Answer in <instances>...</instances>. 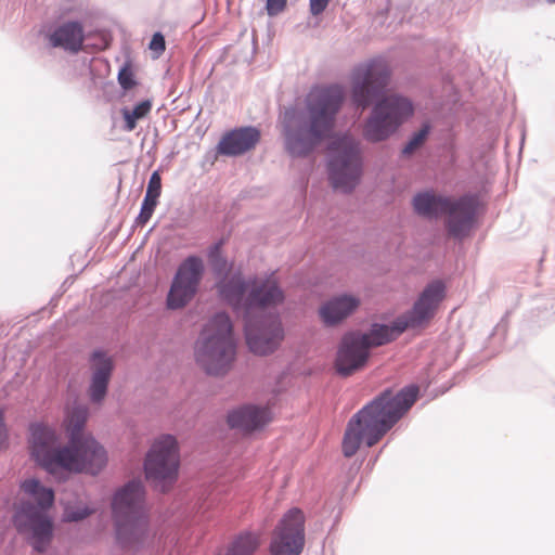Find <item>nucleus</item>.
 <instances>
[{
	"mask_svg": "<svg viewBox=\"0 0 555 555\" xmlns=\"http://www.w3.org/2000/svg\"><path fill=\"white\" fill-rule=\"evenodd\" d=\"M345 99L344 87L332 83L310 93L304 107H285L280 115L285 153L292 158L312 155L331 138Z\"/></svg>",
	"mask_w": 555,
	"mask_h": 555,
	"instance_id": "f257e3e1",
	"label": "nucleus"
},
{
	"mask_svg": "<svg viewBox=\"0 0 555 555\" xmlns=\"http://www.w3.org/2000/svg\"><path fill=\"white\" fill-rule=\"evenodd\" d=\"M29 453L37 466L52 476L63 473L99 474L107 463L105 449L92 435L61 443L56 430L42 423L29 425Z\"/></svg>",
	"mask_w": 555,
	"mask_h": 555,
	"instance_id": "f03ea898",
	"label": "nucleus"
},
{
	"mask_svg": "<svg viewBox=\"0 0 555 555\" xmlns=\"http://www.w3.org/2000/svg\"><path fill=\"white\" fill-rule=\"evenodd\" d=\"M420 386L409 384L398 391L390 387L382 390L356 412L348 421L341 451L352 457L361 444L372 448L411 410L420 398Z\"/></svg>",
	"mask_w": 555,
	"mask_h": 555,
	"instance_id": "7ed1b4c3",
	"label": "nucleus"
},
{
	"mask_svg": "<svg viewBox=\"0 0 555 555\" xmlns=\"http://www.w3.org/2000/svg\"><path fill=\"white\" fill-rule=\"evenodd\" d=\"M115 545L138 553L152 540L151 516L146 506L145 489L140 479H131L116 489L111 501Z\"/></svg>",
	"mask_w": 555,
	"mask_h": 555,
	"instance_id": "20e7f679",
	"label": "nucleus"
},
{
	"mask_svg": "<svg viewBox=\"0 0 555 555\" xmlns=\"http://www.w3.org/2000/svg\"><path fill=\"white\" fill-rule=\"evenodd\" d=\"M390 69L382 57L358 65L351 75V101L356 107H379L398 128L414 114L413 103L402 95H386Z\"/></svg>",
	"mask_w": 555,
	"mask_h": 555,
	"instance_id": "39448f33",
	"label": "nucleus"
},
{
	"mask_svg": "<svg viewBox=\"0 0 555 555\" xmlns=\"http://www.w3.org/2000/svg\"><path fill=\"white\" fill-rule=\"evenodd\" d=\"M20 489L29 499L14 504L12 525L18 534H29L33 550L42 554L54 537V521L49 514L55 502L54 490L35 477L21 481Z\"/></svg>",
	"mask_w": 555,
	"mask_h": 555,
	"instance_id": "423d86ee",
	"label": "nucleus"
},
{
	"mask_svg": "<svg viewBox=\"0 0 555 555\" xmlns=\"http://www.w3.org/2000/svg\"><path fill=\"white\" fill-rule=\"evenodd\" d=\"M446 295V283L440 279L434 280L423 288L412 308L397 317L391 324L373 322L366 332H358V336L370 350L387 345L409 328L427 325L435 318Z\"/></svg>",
	"mask_w": 555,
	"mask_h": 555,
	"instance_id": "0eeeda50",
	"label": "nucleus"
},
{
	"mask_svg": "<svg viewBox=\"0 0 555 555\" xmlns=\"http://www.w3.org/2000/svg\"><path fill=\"white\" fill-rule=\"evenodd\" d=\"M236 339L230 315L219 311L202 330L194 347L197 365L211 376H223L236 358Z\"/></svg>",
	"mask_w": 555,
	"mask_h": 555,
	"instance_id": "6e6552de",
	"label": "nucleus"
},
{
	"mask_svg": "<svg viewBox=\"0 0 555 555\" xmlns=\"http://www.w3.org/2000/svg\"><path fill=\"white\" fill-rule=\"evenodd\" d=\"M327 176L333 189L351 193L360 183L363 172L362 151L359 142L349 135L335 140L327 154Z\"/></svg>",
	"mask_w": 555,
	"mask_h": 555,
	"instance_id": "1a4fd4ad",
	"label": "nucleus"
},
{
	"mask_svg": "<svg viewBox=\"0 0 555 555\" xmlns=\"http://www.w3.org/2000/svg\"><path fill=\"white\" fill-rule=\"evenodd\" d=\"M179 466L177 439L172 435H164L146 453L143 463L145 479L166 493L178 479Z\"/></svg>",
	"mask_w": 555,
	"mask_h": 555,
	"instance_id": "9d476101",
	"label": "nucleus"
},
{
	"mask_svg": "<svg viewBox=\"0 0 555 555\" xmlns=\"http://www.w3.org/2000/svg\"><path fill=\"white\" fill-rule=\"evenodd\" d=\"M205 274L204 260L197 255H189L177 268L166 296V307L179 310L186 307L199 292Z\"/></svg>",
	"mask_w": 555,
	"mask_h": 555,
	"instance_id": "9b49d317",
	"label": "nucleus"
},
{
	"mask_svg": "<svg viewBox=\"0 0 555 555\" xmlns=\"http://www.w3.org/2000/svg\"><path fill=\"white\" fill-rule=\"evenodd\" d=\"M243 319L246 345L253 353L268 356L280 347L285 333L278 315L250 314Z\"/></svg>",
	"mask_w": 555,
	"mask_h": 555,
	"instance_id": "f8f14e48",
	"label": "nucleus"
},
{
	"mask_svg": "<svg viewBox=\"0 0 555 555\" xmlns=\"http://www.w3.org/2000/svg\"><path fill=\"white\" fill-rule=\"evenodd\" d=\"M305 514L298 507L288 509L279 521L270 542L271 555H300L305 546Z\"/></svg>",
	"mask_w": 555,
	"mask_h": 555,
	"instance_id": "ddd939ff",
	"label": "nucleus"
},
{
	"mask_svg": "<svg viewBox=\"0 0 555 555\" xmlns=\"http://www.w3.org/2000/svg\"><path fill=\"white\" fill-rule=\"evenodd\" d=\"M481 202L477 193H465L457 198L450 196V203L447 206L446 228L450 236L463 238L467 236L473 229Z\"/></svg>",
	"mask_w": 555,
	"mask_h": 555,
	"instance_id": "4468645a",
	"label": "nucleus"
},
{
	"mask_svg": "<svg viewBox=\"0 0 555 555\" xmlns=\"http://www.w3.org/2000/svg\"><path fill=\"white\" fill-rule=\"evenodd\" d=\"M370 349L358 336V332L346 333L338 346L335 370L339 376L347 377L362 370L369 362Z\"/></svg>",
	"mask_w": 555,
	"mask_h": 555,
	"instance_id": "2eb2a0df",
	"label": "nucleus"
},
{
	"mask_svg": "<svg viewBox=\"0 0 555 555\" xmlns=\"http://www.w3.org/2000/svg\"><path fill=\"white\" fill-rule=\"evenodd\" d=\"M89 364L90 380L87 393L91 403L101 404L108 393L115 363L105 350L94 349L89 356Z\"/></svg>",
	"mask_w": 555,
	"mask_h": 555,
	"instance_id": "dca6fc26",
	"label": "nucleus"
},
{
	"mask_svg": "<svg viewBox=\"0 0 555 555\" xmlns=\"http://www.w3.org/2000/svg\"><path fill=\"white\" fill-rule=\"evenodd\" d=\"M253 279L246 280L241 271L233 272L231 276L215 283L219 298L232 308L237 317H249L248 292Z\"/></svg>",
	"mask_w": 555,
	"mask_h": 555,
	"instance_id": "f3484780",
	"label": "nucleus"
},
{
	"mask_svg": "<svg viewBox=\"0 0 555 555\" xmlns=\"http://www.w3.org/2000/svg\"><path fill=\"white\" fill-rule=\"evenodd\" d=\"M48 46L52 49H62L70 54H78L86 40V31L82 22L68 20L42 31Z\"/></svg>",
	"mask_w": 555,
	"mask_h": 555,
	"instance_id": "a211bd4d",
	"label": "nucleus"
},
{
	"mask_svg": "<svg viewBox=\"0 0 555 555\" xmlns=\"http://www.w3.org/2000/svg\"><path fill=\"white\" fill-rule=\"evenodd\" d=\"M261 139L257 127L243 126L225 131L216 146L220 156L237 157L255 149Z\"/></svg>",
	"mask_w": 555,
	"mask_h": 555,
	"instance_id": "6ab92c4d",
	"label": "nucleus"
},
{
	"mask_svg": "<svg viewBox=\"0 0 555 555\" xmlns=\"http://www.w3.org/2000/svg\"><path fill=\"white\" fill-rule=\"evenodd\" d=\"M358 296L343 293L325 300L318 310L319 318L327 327L338 326L350 318L360 307Z\"/></svg>",
	"mask_w": 555,
	"mask_h": 555,
	"instance_id": "aec40b11",
	"label": "nucleus"
},
{
	"mask_svg": "<svg viewBox=\"0 0 555 555\" xmlns=\"http://www.w3.org/2000/svg\"><path fill=\"white\" fill-rule=\"evenodd\" d=\"M270 409L253 403L243 404L228 412L227 423L230 428L244 433L261 429L270 422Z\"/></svg>",
	"mask_w": 555,
	"mask_h": 555,
	"instance_id": "412c9836",
	"label": "nucleus"
},
{
	"mask_svg": "<svg viewBox=\"0 0 555 555\" xmlns=\"http://www.w3.org/2000/svg\"><path fill=\"white\" fill-rule=\"evenodd\" d=\"M284 300L285 294L278 282L266 280L258 283L257 279L253 278L247 301L249 315L255 311L276 307L283 304Z\"/></svg>",
	"mask_w": 555,
	"mask_h": 555,
	"instance_id": "4be33fe9",
	"label": "nucleus"
},
{
	"mask_svg": "<svg viewBox=\"0 0 555 555\" xmlns=\"http://www.w3.org/2000/svg\"><path fill=\"white\" fill-rule=\"evenodd\" d=\"M449 203L450 196L438 194L433 190L417 192L412 198L414 211L426 218L444 216Z\"/></svg>",
	"mask_w": 555,
	"mask_h": 555,
	"instance_id": "5701e85b",
	"label": "nucleus"
},
{
	"mask_svg": "<svg viewBox=\"0 0 555 555\" xmlns=\"http://www.w3.org/2000/svg\"><path fill=\"white\" fill-rule=\"evenodd\" d=\"M371 106V114L363 126V138L371 143L386 141L397 131L398 122L392 124L379 107Z\"/></svg>",
	"mask_w": 555,
	"mask_h": 555,
	"instance_id": "b1692460",
	"label": "nucleus"
},
{
	"mask_svg": "<svg viewBox=\"0 0 555 555\" xmlns=\"http://www.w3.org/2000/svg\"><path fill=\"white\" fill-rule=\"evenodd\" d=\"M162 194V177L159 170L151 173L141 208L135 218L137 225H144L153 216Z\"/></svg>",
	"mask_w": 555,
	"mask_h": 555,
	"instance_id": "393cba45",
	"label": "nucleus"
},
{
	"mask_svg": "<svg viewBox=\"0 0 555 555\" xmlns=\"http://www.w3.org/2000/svg\"><path fill=\"white\" fill-rule=\"evenodd\" d=\"M225 238L221 237L207 249V262L216 282L231 276L234 263L223 255Z\"/></svg>",
	"mask_w": 555,
	"mask_h": 555,
	"instance_id": "a878e982",
	"label": "nucleus"
},
{
	"mask_svg": "<svg viewBox=\"0 0 555 555\" xmlns=\"http://www.w3.org/2000/svg\"><path fill=\"white\" fill-rule=\"evenodd\" d=\"M89 418V409L83 404H74L67 411L64 420V427L68 439L87 436L85 428Z\"/></svg>",
	"mask_w": 555,
	"mask_h": 555,
	"instance_id": "bb28decb",
	"label": "nucleus"
},
{
	"mask_svg": "<svg viewBox=\"0 0 555 555\" xmlns=\"http://www.w3.org/2000/svg\"><path fill=\"white\" fill-rule=\"evenodd\" d=\"M152 109V101L144 99L138 102L133 107H122L120 114L124 118V130L132 131L135 129L139 120L145 118Z\"/></svg>",
	"mask_w": 555,
	"mask_h": 555,
	"instance_id": "cd10ccee",
	"label": "nucleus"
},
{
	"mask_svg": "<svg viewBox=\"0 0 555 555\" xmlns=\"http://www.w3.org/2000/svg\"><path fill=\"white\" fill-rule=\"evenodd\" d=\"M431 132V125L428 121L422 124L421 128L417 131H414L405 145L401 150V156L404 158H410L422 149L426 141L429 138Z\"/></svg>",
	"mask_w": 555,
	"mask_h": 555,
	"instance_id": "c85d7f7f",
	"label": "nucleus"
},
{
	"mask_svg": "<svg viewBox=\"0 0 555 555\" xmlns=\"http://www.w3.org/2000/svg\"><path fill=\"white\" fill-rule=\"evenodd\" d=\"M117 81L124 91H129L137 87L138 80L129 61L125 62L119 68Z\"/></svg>",
	"mask_w": 555,
	"mask_h": 555,
	"instance_id": "c756f323",
	"label": "nucleus"
},
{
	"mask_svg": "<svg viewBox=\"0 0 555 555\" xmlns=\"http://www.w3.org/2000/svg\"><path fill=\"white\" fill-rule=\"evenodd\" d=\"M94 513V509L89 506L68 507L64 511L63 520L66 522H79Z\"/></svg>",
	"mask_w": 555,
	"mask_h": 555,
	"instance_id": "7c9ffc66",
	"label": "nucleus"
},
{
	"mask_svg": "<svg viewBox=\"0 0 555 555\" xmlns=\"http://www.w3.org/2000/svg\"><path fill=\"white\" fill-rule=\"evenodd\" d=\"M287 0H266V10L269 16H276L286 8Z\"/></svg>",
	"mask_w": 555,
	"mask_h": 555,
	"instance_id": "2f4dec72",
	"label": "nucleus"
},
{
	"mask_svg": "<svg viewBox=\"0 0 555 555\" xmlns=\"http://www.w3.org/2000/svg\"><path fill=\"white\" fill-rule=\"evenodd\" d=\"M149 48L153 52H156L158 55L165 51V49H166L165 37L160 31H156L152 36Z\"/></svg>",
	"mask_w": 555,
	"mask_h": 555,
	"instance_id": "473e14b6",
	"label": "nucleus"
},
{
	"mask_svg": "<svg viewBox=\"0 0 555 555\" xmlns=\"http://www.w3.org/2000/svg\"><path fill=\"white\" fill-rule=\"evenodd\" d=\"M331 0H309L310 13L314 16L322 14Z\"/></svg>",
	"mask_w": 555,
	"mask_h": 555,
	"instance_id": "72a5a7b5",
	"label": "nucleus"
},
{
	"mask_svg": "<svg viewBox=\"0 0 555 555\" xmlns=\"http://www.w3.org/2000/svg\"><path fill=\"white\" fill-rule=\"evenodd\" d=\"M9 444V433L3 417L0 415V449Z\"/></svg>",
	"mask_w": 555,
	"mask_h": 555,
	"instance_id": "f704fd0d",
	"label": "nucleus"
},
{
	"mask_svg": "<svg viewBox=\"0 0 555 555\" xmlns=\"http://www.w3.org/2000/svg\"><path fill=\"white\" fill-rule=\"evenodd\" d=\"M546 1H547V3H551V4L555 3V0H546Z\"/></svg>",
	"mask_w": 555,
	"mask_h": 555,
	"instance_id": "c9c22d12",
	"label": "nucleus"
}]
</instances>
